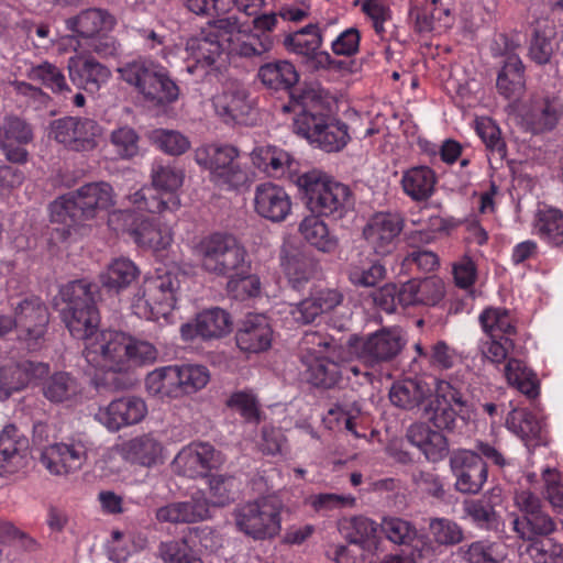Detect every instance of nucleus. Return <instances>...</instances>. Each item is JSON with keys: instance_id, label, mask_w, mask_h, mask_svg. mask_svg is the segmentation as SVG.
Returning a JSON list of instances; mask_svg holds the SVG:
<instances>
[{"instance_id": "f3484780", "label": "nucleus", "mask_w": 563, "mask_h": 563, "mask_svg": "<svg viewBox=\"0 0 563 563\" xmlns=\"http://www.w3.org/2000/svg\"><path fill=\"white\" fill-rule=\"evenodd\" d=\"M147 413L145 401L136 396H123L113 399L99 410L100 422L110 431L141 422Z\"/></svg>"}, {"instance_id": "423d86ee", "label": "nucleus", "mask_w": 563, "mask_h": 563, "mask_svg": "<svg viewBox=\"0 0 563 563\" xmlns=\"http://www.w3.org/2000/svg\"><path fill=\"white\" fill-rule=\"evenodd\" d=\"M284 508L276 496L260 497L234 509V525L241 533L255 541L273 540L280 533Z\"/></svg>"}, {"instance_id": "864d4df0", "label": "nucleus", "mask_w": 563, "mask_h": 563, "mask_svg": "<svg viewBox=\"0 0 563 563\" xmlns=\"http://www.w3.org/2000/svg\"><path fill=\"white\" fill-rule=\"evenodd\" d=\"M180 394L189 395L203 388L209 382V372L202 365H176Z\"/></svg>"}, {"instance_id": "0e129e2a", "label": "nucleus", "mask_w": 563, "mask_h": 563, "mask_svg": "<svg viewBox=\"0 0 563 563\" xmlns=\"http://www.w3.org/2000/svg\"><path fill=\"white\" fill-rule=\"evenodd\" d=\"M152 139L157 146L170 155H180L189 148V141L177 131L155 130Z\"/></svg>"}, {"instance_id": "c9c22d12", "label": "nucleus", "mask_w": 563, "mask_h": 563, "mask_svg": "<svg viewBox=\"0 0 563 563\" xmlns=\"http://www.w3.org/2000/svg\"><path fill=\"white\" fill-rule=\"evenodd\" d=\"M29 79L40 81L54 95L67 99L73 93V85L66 79L63 70L56 65L44 62L30 69Z\"/></svg>"}, {"instance_id": "6e6552de", "label": "nucleus", "mask_w": 563, "mask_h": 563, "mask_svg": "<svg viewBox=\"0 0 563 563\" xmlns=\"http://www.w3.org/2000/svg\"><path fill=\"white\" fill-rule=\"evenodd\" d=\"M239 154L234 146L210 144L197 148L195 159L210 170L211 179L217 185L239 189L252 181L249 172L238 162Z\"/></svg>"}, {"instance_id": "4be33fe9", "label": "nucleus", "mask_w": 563, "mask_h": 563, "mask_svg": "<svg viewBox=\"0 0 563 563\" xmlns=\"http://www.w3.org/2000/svg\"><path fill=\"white\" fill-rule=\"evenodd\" d=\"M68 77L73 85V90H86L93 93L99 90L111 75L108 67L100 64L92 57L85 59L70 57L67 62Z\"/></svg>"}, {"instance_id": "5701e85b", "label": "nucleus", "mask_w": 563, "mask_h": 563, "mask_svg": "<svg viewBox=\"0 0 563 563\" xmlns=\"http://www.w3.org/2000/svg\"><path fill=\"white\" fill-rule=\"evenodd\" d=\"M400 231L401 222L398 217L378 213L364 228L363 235L372 244L376 254L385 256L395 249V241Z\"/></svg>"}, {"instance_id": "f8f14e48", "label": "nucleus", "mask_w": 563, "mask_h": 563, "mask_svg": "<svg viewBox=\"0 0 563 563\" xmlns=\"http://www.w3.org/2000/svg\"><path fill=\"white\" fill-rule=\"evenodd\" d=\"M455 489L462 494H478L487 481L488 470L482 456L470 450H457L450 456Z\"/></svg>"}, {"instance_id": "72a5a7b5", "label": "nucleus", "mask_w": 563, "mask_h": 563, "mask_svg": "<svg viewBox=\"0 0 563 563\" xmlns=\"http://www.w3.org/2000/svg\"><path fill=\"white\" fill-rule=\"evenodd\" d=\"M497 90L506 99H519L525 91L523 65L517 55L507 56L497 76Z\"/></svg>"}, {"instance_id": "4d7b16f0", "label": "nucleus", "mask_w": 563, "mask_h": 563, "mask_svg": "<svg viewBox=\"0 0 563 563\" xmlns=\"http://www.w3.org/2000/svg\"><path fill=\"white\" fill-rule=\"evenodd\" d=\"M380 530L395 544H409L417 537L416 528L398 517H385Z\"/></svg>"}, {"instance_id": "f704fd0d", "label": "nucleus", "mask_w": 563, "mask_h": 563, "mask_svg": "<svg viewBox=\"0 0 563 563\" xmlns=\"http://www.w3.org/2000/svg\"><path fill=\"white\" fill-rule=\"evenodd\" d=\"M562 114V104L556 98H542L533 101L527 122L533 133H543L552 130Z\"/></svg>"}, {"instance_id": "de8ad7c7", "label": "nucleus", "mask_w": 563, "mask_h": 563, "mask_svg": "<svg viewBox=\"0 0 563 563\" xmlns=\"http://www.w3.org/2000/svg\"><path fill=\"white\" fill-rule=\"evenodd\" d=\"M49 374V366L43 362L21 361L12 366V378H15L19 390L29 385H41Z\"/></svg>"}, {"instance_id": "c756f323", "label": "nucleus", "mask_w": 563, "mask_h": 563, "mask_svg": "<svg viewBox=\"0 0 563 563\" xmlns=\"http://www.w3.org/2000/svg\"><path fill=\"white\" fill-rule=\"evenodd\" d=\"M433 390L430 385L418 378H407L393 384L389 399L393 405L405 410L419 408L432 399Z\"/></svg>"}, {"instance_id": "a211bd4d", "label": "nucleus", "mask_w": 563, "mask_h": 563, "mask_svg": "<svg viewBox=\"0 0 563 563\" xmlns=\"http://www.w3.org/2000/svg\"><path fill=\"white\" fill-rule=\"evenodd\" d=\"M255 212L272 222H282L291 210V201L285 189L271 181L260 184L254 194Z\"/></svg>"}, {"instance_id": "13d9d810", "label": "nucleus", "mask_w": 563, "mask_h": 563, "mask_svg": "<svg viewBox=\"0 0 563 563\" xmlns=\"http://www.w3.org/2000/svg\"><path fill=\"white\" fill-rule=\"evenodd\" d=\"M129 199L139 209L151 213H161L167 208V201L163 198L161 190L153 184L142 187L129 196Z\"/></svg>"}, {"instance_id": "c03bdc74", "label": "nucleus", "mask_w": 563, "mask_h": 563, "mask_svg": "<svg viewBox=\"0 0 563 563\" xmlns=\"http://www.w3.org/2000/svg\"><path fill=\"white\" fill-rule=\"evenodd\" d=\"M342 530L345 539L363 549H371L376 544L375 533L377 526L374 521L365 517H353L342 523Z\"/></svg>"}, {"instance_id": "0eeeda50", "label": "nucleus", "mask_w": 563, "mask_h": 563, "mask_svg": "<svg viewBox=\"0 0 563 563\" xmlns=\"http://www.w3.org/2000/svg\"><path fill=\"white\" fill-rule=\"evenodd\" d=\"M181 274L178 268H157L143 285L142 296L135 307L147 319L166 318L175 308L180 288Z\"/></svg>"}, {"instance_id": "9d476101", "label": "nucleus", "mask_w": 563, "mask_h": 563, "mask_svg": "<svg viewBox=\"0 0 563 563\" xmlns=\"http://www.w3.org/2000/svg\"><path fill=\"white\" fill-rule=\"evenodd\" d=\"M467 408L463 393L449 382L437 384L433 398L422 409V418L431 422L435 429L453 432L456 417Z\"/></svg>"}, {"instance_id": "f03ea898", "label": "nucleus", "mask_w": 563, "mask_h": 563, "mask_svg": "<svg viewBox=\"0 0 563 563\" xmlns=\"http://www.w3.org/2000/svg\"><path fill=\"white\" fill-rule=\"evenodd\" d=\"M307 208L317 217H307L299 225L305 240L324 253L333 252L338 240L331 235L327 224L319 217L341 219L346 210L351 191L347 186L331 180L319 170H311L297 177Z\"/></svg>"}, {"instance_id": "20e7f679", "label": "nucleus", "mask_w": 563, "mask_h": 563, "mask_svg": "<svg viewBox=\"0 0 563 563\" xmlns=\"http://www.w3.org/2000/svg\"><path fill=\"white\" fill-rule=\"evenodd\" d=\"M194 250L200 260L201 268L208 274L234 279L245 277L249 273L246 251L233 234H208L200 239Z\"/></svg>"}, {"instance_id": "ddd939ff", "label": "nucleus", "mask_w": 563, "mask_h": 563, "mask_svg": "<svg viewBox=\"0 0 563 563\" xmlns=\"http://www.w3.org/2000/svg\"><path fill=\"white\" fill-rule=\"evenodd\" d=\"M113 216L123 221V230L142 247L158 252L167 249L173 241L169 229L153 218L137 217L131 211H120Z\"/></svg>"}, {"instance_id": "4468645a", "label": "nucleus", "mask_w": 563, "mask_h": 563, "mask_svg": "<svg viewBox=\"0 0 563 563\" xmlns=\"http://www.w3.org/2000/svg\"><path fill=\"white\" fill-rule=\"evenodd\" d=\"M279 261L289 285L295 290H301L321 273L320 263L311 252L291 243L282 245Z\"/></svg>"}, {"instance_id": "aec40b11", "label": "nucleus", "mask_w": 563, "mask_h": 563, "mask_svg": "<svg viewBox=\"0 0 563 563\" xmlns=\"http://www.w3.org/2000/svg\"><path fill=\"white\" fill-rule=\"evenodd\" d=\"M223 461V455L209 443L190 445L180 451L175 459L184 475L191 478L207 476L211 470L222 465Z\"/></svg>"}, {"instance_id": "39448f33", "label": "nucleus", "mask_w": 563, "mask_h": 563, "mask_svg": "<svg viewBox=\"0 0 563 563\" xmlns=\"http://www.w3.org/2000/svg\"><path fill=\"white\" fill-rule=\"evenodd\" d=\"M113 205L110 184L90 183L54 201L51 206V220L70 228L95 218L99 210H107Z\"/></svg>"}, {"instance_id": "5fc2aeb1", "label": "nucleus", "mask_w": 563, "mask_h": 563, "mask_svg": "<svg viewBox=\"0 0 563 563\" xmlns=\"http://www.w3.org/2000/svg\"><path fill=\"white\" fill-rule=\"evenodd\" d=\"M429 531L434 542L440 545H455L464 539L462 528L455 521L446 518H431Z\"/></svg>"}, {"instance_id": "bb28decb", "label": "nucleus", "mask_w": 563, "mask_h": 563, "mask_svg": "<svg viewBox=\"0 0 563 563\" xmlns=\"http://www.w3.org/2000/svg\"><path fill=\"white\" fill-rule=\"evenodd\" d=\"M407 440L416 445L432 463L442 461L449 454V441L439 429L432 430L426 422L411 424L406 433Z\"/></svg>"}, {"instance_id": "3c124183", "label": "nucleus", "mask_w": 563, "mask_h": 563, "mask_svg": "<svg viewBox=\"0 0 563 563\" xmlns=\"http://www.w3.org/2000/svg\"><path fill=\"white\" fill-rule=\"evenodd\" d=\"M507 424L523 440L541 439L542 422L527 409L512 410Z\"/></svg>"}, {"instance_id": "6e6d98bb", "label": "nucleus", "mask_w": 563, "mask_h": 563, "mask_svg": "<svg viewBox=\"0 0 563 563\" xmlns=\"http://www.w3.org/2000/svg\"><path fill=\"white\" fill-rule=\"evenodd\" d=\"M158 556L164 563H203L190 549L186 539L162 542L158 547Z\"/></svg>"}, {"instance_id": "9b49d317", "label": "nucleus", "mask_w": 563, "mask_h": 563, "mask_svg": "<svg viewBox=\"0 0 563 563\" xmlns=\"http://www.w3.org/2000/svg\"><path fill=\"white\" fill-rule=\"evenodd\" d=\"M101 132L100 125L92 119L64 117L51 122L48 135L70 151L85 152L97 146Z\"/></svg>"}, {"instance_id": "412c9836", "label": "nucleus", "mask_w": 563, "mask_h": 563, "mask_svg": "<svg viewBox=\"0 0 563 563\" xmlns=\"http://www.w3.org/2000/svg\"><path fill=\"white\" fill-rule=\"evenodd\" d=\"M232 331V319L228 311L221 308H211L200 312L195 323H185L180 328L185 340L201 336L205 340L219 339Z\"/></svg>"}, {"instance_id": "6ab92c4d", "label": "nucleus", "mask_w": 563, "mask_h": 563, "mask_svg": "<svg viewBox=\"0 0 563 563\" xmlns=\"http://www.w3.org/2000/svg\"><path fill=\"white\" fill-rule=\"evenodd\" d=\"M86 459L81 444L53 443L42 449L40 463L53 475H67L79 470Z\"/></svg>"}, {"instance_id": "49530a36", "label": "nucleus", "mask_w": 563, "mask_h": 563, "mask_svg": "<svg viewBox=\"0 0 563 563\" xmlns=\"http://www.w3.org/2000/svg\"><path fill=\"white\" fill-rule=\"evenodd\" d=\"M347 137V125L339 122L334 123L330 117V121H327L319 132L312 134L311 143H317L320 148L331 153L345 146Z\"/></svg>"}, {"instance_id": "1a4fd4ad", "label": "nucleus", "mask_w": 563, "mask_h": 563, "mask_svg": "<svg viewBox=\"0 0 563 563\" xmlns=\"http://www.w3.org/2000/svg\"><path fill=\"white\" fill-rule=\"evenodd\" d=\"M404 345L400 332L386 328L366 336L352 334L346 341L349 353L369 367L393 361Z\"/></svg>"}, {"instance_id": "69168bd1", "label": "nucleus", "mask_w": 563, "mask_h": 563, "mask_svg": "<svg viewBox=\"0 0 563 563\" xmlns=\"http://www.w3.org/2000/svg\"><path fill=\"white\" fill-rule=\"evenodd\" d=\"M464 510L479 526L489 528L496 521L497 515L494 505L486 496L465 501Z\"/></svg>"}, {"instance_id": "cd10ccee", "label": "nucleus", "mask_w": 563, "mask_h": 563, "mask_svg": "<svg viewBox=\"0 0 563 563\" xmlns=\"http://www.w3.org/2000/svg\"><path fill=\"white\" fill-rule=\"evenodd\" d=\"M306 364L307 380L316 388L332 389L342 379L341 365L330 355L311 354L302 357Z\"/></svg>"}, {"instance_id": "f257e3e1", "label": "nucleus", "mask_w": 563, "mask_h": 563, "mask_svg": "<svg viewBox=\"0 0 563 563\" xmlns=\"http://www.w3.org/2000/svg\"><path fill=\"white\" fill-rule=\"evenodd\" d=\"M65 307L62 319L71 336L85 342L84 355L98 366L129 368L131 336L121 331H99V289L87 278L74 279L59 287Z\"/></svg>"}, {"instance_id": "774afa93", "label": "nucleus", "mask_w": 563, "mask_h": 563, "mask_svg": "<svg viewBox=\"0 0 563 563\" xmlns=\"http://www.w3.org/2000/svg\"><path fill=\"white\" fill-rule=\"evenodd\" d=\"M322 43L321 34H312V36L303 35V32H295L288 34L284 40V45L302 55L305 58L319 49Z\"/></svg>"}, {"instance_id": "e2e57ef3", "label": "nucleus", "mask_w": 563, "mask_h": 563, "mask_svg": "<svg viewBox=\"0 0 563 563\" xmlns=\"http://www.w3.org/2000/svg\"><path fill=\"white\" fill-rule=\"evenodd\" d=\"M476 130L486 147L503 159L507 153L506 143L501 139V132L497 124L490 119H484L477 123Z\"/></svg>"}, {"instance_id": "4c0bfd02", "label": "nucleus", "mask_w": 563, "mask_h": 563, "mask_svg": "<svg viewBox=\"0 0 563 563\" xmlns=\"http://www.w3.org/2000/svg\"><path fill=\"white\" fill-rule=\"evenodd\" d=\"M186 49L190 52L195 58V64L187 67L190 74H192L198 66L209 67L213 65L223 52L219 35L217 34L190 38L187 42Z\"/></svg>"}, {"instance_id": "8fccbe9b", "label": "nucleus", "mask_w": 563, "mask_h": 563, "mask_svg": "<svg viewBox=\"0 0 563 563\" xmlns=\"http://www.w3.org/2000/svg\"><path fill=\"white\" fill-rule=\"evenodd\" d=\"M290 98L295 104L299 106V113L310 112L316 115H330V104L323 99L321 90L303 87L298 92L291 91Z\"/></svg>"}, {"instance_id": "393cba45", "label": "nucleus", "mask_w": 563, "mask_h": 563, "mask_svg": "<svg viewBox=\"0 0 563 563\" xmlns=\"http://www.w3.org/2000/svg\"><path fill=\"white\" fill-rule=\"evenodd\" d=\"M272 328L263 314H251L242 321L235 334L236 345L243 352L260 353L272 344Z\"/></svg>"}, {"instance_id": "338daca9", "label": "nucleus", "mask_w": 563, "mask_h": 563, "mask_svg": "<svg viewBox=\"0 0 563 563\" xmlns=\"http://www.w3.org/2000/svg\"><path fill=\"white\" fill-rule=\"evenodd\" d=\"M183 180V172L174 167L158 165L153 168L152 184L161 191L173 192L181 186Z\"/></svg>"}, {"instance_id": "e433bc0d", "label": "nucleus", "mask_w": 563, "mask_h": 563, "mask_svg": "<svg viewBox=\"0 0 563 563\" xmlns=\"http://www.w3.org/2000/svg\"><path fill=\"white\" fill-rule=\"evenodd\" d=\"M177 368L175 366H166L157 368L145 378L147 391L161 399L181 397Z\"/></svg>"}, {"instance_id": "ea45409f", "label": "nucleus", "mask_w": 563, "mask_h": 563, "mask_svg": "<svg viewBox=\"0 0 563 563\" xmlns=\"http://www.w3.org/2000/svg\"><path fill=\"white\" fill-rule=\"evenodd\" d=\"M80 391L75 377L65 372H57L42 383V394L51 402L60 404L73 399Z\"/></svg>"}, {"instance_id": "7c9ffc66", "label": "nucleus", "mask_w": 563, "mask_h": 563, "mask_svg": "<svg viewBox=\"0 0 563 563\" xmlns=\"http://www.w3.org/2000/svg\"><path fill=\"white\" fill-rule=\"evenodd\" d=\"M262 84L275 91H286L290 98L291 91H299L295 86L299 81V74L288 60H275L262 65L257 74Z\"/></svg>"}, {"instance_id": "c85d7f7f", "label": "nucleus", "mask_w": 563, "mask_h": 563, "mask_svg": "<svg viewBox=\"0 0 563 563\" xmlns=\"http://www.w3.org/2000/svg\"><path fill=\"white\" fill-rule=\"evenodd\" d=\"M115 18L104 9L89 8L66 20L68 30L82 38H90L109 32L115 25Z\"/></svg>"}, {"instance_id": "a18cd8bd", "label": "nucleus", "mask_w": 563, "mask_h": 563, "mask_svg": "<svg viewBox=\"0 0 563 563\" xmlns=\"http://www.w3.org/2000/svg\"><path fill=\"white\" fill-rule=\"evenodd\" d=\"M459 553L467 563H501L505 559L500 544L487 540L461 547Z\"/></svg>"}, {"instance_id": "37998d69", "label": "nucleus", "mask_w": 563, "mask_h": 563, "mask_svg": "<svg viewBox=\"0 0 563 563\" xmlns=\"http://www.w3.org/2000/svg\"><path fill=\"white\" fill-rule=\"evenodd\" d=\"M102 373L93 378L95 387L99 395L122 391L134 385L133 377L129 374L130 368H118L119 366H100Z\"/></svg>"}, {"instance_id": "79ce46f5", "label": "nucleus", "mask_w": 563, "mask_h": 563, "mask_svg": "<svg viewBox=\"0 0 563 563\" xmlns=\"http://www.w3.org/2000/svg\"><path fill=\"white\" fill-rule=\"evenodd\" d=\"M505 376L510 385L528 398L533 399L539 395V382L536 375L521 361L510 358L505 366Z\"/></svg>"}, {"instance_id": "473e14b6", "label": "nucleus", "mask_w": 563, "mask_h": 563, "mask_svg": "<svg viewBox=\"0 0 563 563\" xmlns=\"http://www.w3.org/2000/svg\"><path fill=\"white\" fill-rule=\"evenodd\" d=\"M121 452L126 461L151 467L159 461L163 446L151 434H142L125 441Z\"/></svg>"}, {"instance_id": "a878e982", "label": "nucleus", "mask_w": 563, "mask_h": 563, "mask_svg": "<svg viewBox=\"0 0 563 563\" xmlns=\"http://www.w3.org/2000/svg\"><path fill=\"white\" fill-rule=\"evenodd\" d=\"M217 113L225 122L247 123L254 112V102L246 89L232 86L213 99Z\"/></svg>"}, {"instance_id": "680f3d73", "label": "nucleus", "mask_w": 563, "mask_h": 563, "mask_svg": "<svg viewBox=\"0 0 563 563\" xmlns=\"http://www.w3.org/2000/svg\"><path fill=\"white\" fill-rule=\"evenodd\" d=\"M111 142L123 158H132L140 152V136L134 129L122 126L111 133Z\"/></svg>"}, {"instance_id": "a19ab883", "label": "nucleus", "mask_w": 563, "mask_h": 563, "mask_svg": "<svg viewBox=\"0 0 563 563\" xmlns=\"http://www.w3.org/2000/svg\"><path fill=\"white\" fill-rule=\"evenodd\" d=\"M520 520H514V528L520 538L528 539L531 543L527 547V553L536 563H556L563 556V547L552 539H533L520 527Z\"/></svg>"}, {"instance_id": "052dcab7", "label": "nucleus", "mask_w": 563, "mask_h": 563, "mask_svg": "<svg viewBox=\"0 0 563 563\" xmlns=\"http://www.w3.org/2000/svg\"><path fill=\"white\" fill-rule=\"evenodd\" d=\"M418 303L421 306H437L445 295L444 282L438 276H430L422 279L417 278Z\"/></svg>"}, {"instance_id": "b1692460", "label": "nucleus", "mask_w": 563, "mask_h": 563, "mask_svg": "<svg viewBox=\"0 0 563 563\" xmlns=\"http://www.w3.org/2000/svg\"><path fill=\"white\" fill-rule=\"evenodd\" d=\"M29 440L10 424L0 433V476L16 473L25 466Z\"/></svg>"}, {"instance_id": "dca6fc26", "label": "nucleus", "mask_w": 563, "mask_h": 563, "mask_svg": "<svg viewBox=\"0 0 563 563\" xmlns=\"http://www.w3.org/2000/svg\"><path fill=\"white\" fill-rule=\"evenodd\" d=\"M33 141V130L18 117H7L0 125V150L7 161L25 164L29 161L26 145Z\"/></svg>"}, {"instance_id": "2f4dec72", "label": "nucleus", "mask_w": 563, "mask_h": 563, "mask_svg": "<svg viewBox=\"0 0 563 563\" xmlns=\"http://www.w3.org/2000/svg\"><path fill=\"white\" fill-rule=\"evenodd\" d=\"M140 272L134 263L128 258L112 261L107 269L99 275L98 289L100 287L111 294H119L136 280ZM96 285V283H93ZM101 299L99 294L98 301Z\"/></svg>"}, {"instance_id": "7ed1b4c3", "label": "nucleus", "mask_w": 563, "mask_h": 563, "mask_svg": "<svg viewBox=\"0 0 563 563\" xmlns=\"http://www.w3.org/2000/svg\"><path fill=\"white\" fill-rule=\"evenodd\" d=\"M118 73L137 97L151 107L164 108L179 98L180 88L169 71L152 59L136 58L126 62L118 68Z\"/></svg>"}, {"instance_id": "09e8293b", "label": "nucleus", "mask_w": 563, "mask_h": 563, "mask_svg": "<svg viewBox=\"0 0 563 563\" xmlns=\"http://www.w3.org/2000/svg\"><path fill=\"white\" fill-rule=\"evenodd\" d=\"M210 503L214 507H224L232 503L239 492V483L232 475H210Z\"/></svg>"}, {"instance_id": "2eb2a0df", "label": "nucleus", "mask_w": 563, "mask_h": 563, "mask_svg": "<svg viewBox=\"0 0 563 563\" xmlns=\"http://www.w3.org/2000/svg\"><path fill=\"white\" fill-rule=\"evenodd\" d=\"M13 321L20 340L37 343L46 333L49 312L38 297H29L15 307Z\"/></svg>"}, {"instance_id": "603ef678", "label": "nucleus", "mask_w": 563, "mask_h": 563, "mask_svg": "<svg viewBox=\"0 0 563 563\" xmlns=\"http://www.w3.org/2000/svg\"><path fill=\"white\" fill-rule=\"evenodd\" d=\"M537 228L542 238L549 243L560 246L563 244V212L548 209L539 212Z\"/></svg>"}, {"instance_id": "bf43d9fd", "label": "nucleus", "mask_w": 563, "mask_h": 563, "mask_svg": "<svg viewBox=\"0 0 563 563\" xmlns=\"http://www.w3.org/2000/svg\"><path fill=\"white\" fill-rule=\"evenodd\" d=\"M227 406L238 411L247 422L258 423L261 420L258 401L251 393H233L227 400Z\"/></svg>"}, {"instance_id": "58836bf2", "label": "nucleus", "mask_w": 563, "mask_h": 563, "mask_svg": "<svg viewBox=\"0 0 563 563\" xmlns=\"http://www.w3.org/2000/svg\"><path fill=\"white\" fill-rule=\"evenodd\" d=\"M405 192L416 201L427 200L433 192L435 174L427 166L408 169L401 179Z\"/></svg>"}]
</instances>
